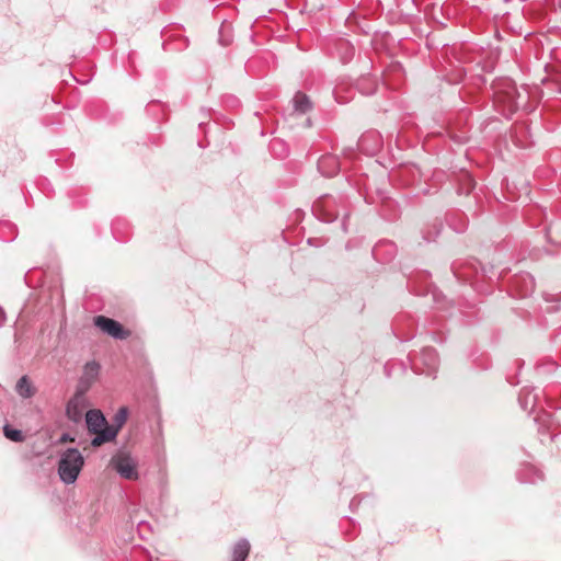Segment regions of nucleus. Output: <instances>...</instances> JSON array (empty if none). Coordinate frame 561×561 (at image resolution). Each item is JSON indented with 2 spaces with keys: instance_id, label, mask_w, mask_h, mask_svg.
Segmentation results:
<instances>
[{
  "instance_id": "obj_7",
  "label": "nucleus",
  "mask_w": 561,
  "mask_h": 561,
  "mask_svg": "<svg viewBox=\"0 0 561 561\" xmlns=\"http://www.w3.org/2000/svg\"><path fill=\"white\" fill-rule=\"evenodd\" d=\"M85 424L88 431L99 437L107 426V421L100 410L92 409L85 413Z\"/></svg>"
},
{
  "instance_id": "obj_24",
  "label": "nucleus",
  "mask_w": 561,
  "mask_h": 561,
  "mask_svg": "<svg viewBox=\"0 0 561 561\" xmlns=\"http://www.w3.org/2000/svg\"><path fill=\"white\" fill-rule=\"evenodd\" d=\"M342 226H343L344 231H346L345 219L343 220Z\"/></svg>"
},
{
  "instance_id": "obj_11",
  "label": "nucleus",
  "mask_w": 561,
  "mask_h": 561,
  "mask_svg": "<svg viewBox=\"0 0 561 561\" xmlns=\"http://www.w3.org/2000/svg\"><path fill=\"white\" fill-rule=\"evenodd\" d=\"M82 414H83L82 400L79 397H75V398L70 399L66 407L67 417L70 421L78 423L81 421Z\"/></svg>"
},
{
  "instance_id": "obj_13",
  "label": "nucleus",
  "mask_w": 561,
  "mask_h": 561,
  "mask_svg": "<svg viewBox=\"0 0 561 561\" xmlns=\"http://www.w3.org/2000/svg\"><path fill=\"white\" fill-rule=\"evenodd\" d=\"M15 391L21 398L30 399L35 394L36 389L32 385L30 378L25 375L18 380Z\"/></svg>"
},
{
  "instance_id": "obj_17",
  "label": "nucleus",
  "mask_w": 561,
  "mask_h": 561,
  "mask_svg": "<svg viewBox=\"0 0 561 561\" xmlns=\"http://www.w3.org/2000/svg\"><path fill=\"white\" fill-rule=\"evenodd\" d=\"M3 434L8 439L15 443L23 442L24 439L23 433L20 430L12 428L9 425L3 426Z\"/></svg>"
},
{
  "instance_id": "obj_5",
  "label": "nucleus",
  "mask_w": 561,
  "mask_h": 561,
  "mask_svg": "<svg viewBox=\"0 0 561 561\" xmlns=\"http://www.w3.org/2000/svg\"><path fill=\"white\" fill-rule=\"evenodd\" d=\"M94 324L102 332L112 336L116 340H125L130 335V332L126 330L118 321L107 318L105 316L94 317Z\"/></svg>"
},
{
  "instance_id": "obj_14",
  "label": "nucleus",
  "mask_w": 561,
  "mask_h": 561,
  "mask_svg": "<svg viewBox=\"0 0 561 561\" xmlns=\"http://www.w3.org/2000/svg\"><path fill=\"white\" fill-rule=\"evenodd\" d=\"M101 366L96 362H89L83 367V374L80 379L81 383L91 385L99 376Z\"/></svg>"
},
{
  "instance_id": "obj_4",
  "label": "nucleus",
  "mask_w": 561,
  "mask_h": 561,
  "mask_svg": "<svg viewBox=\"0 0 561 561\" xmlns=\"http://www.w3.org/2000/svg\"><path fill=\"white\" fill-rule=\"evenodd\" d=\"M112 468L124 479L137 480V461L128 454H119L111 459Z\"/></svg>"
},
{
  "instance_id": "obj_16",
  "label": "nucleus",
  "mask_w": 561,
  "mask_h": 561,
  "mask_svg": "<svg viewBox=\"0 0 561 561\" xmlns=\"http://www.w3.org/2000/svg\"><path fill=\"white\" fill-rule=\"evenodd\" d=\"M294 110L299 114H305L311 110L312 104L308 95L298 91L293 99Z\"/></svg>"
},
{
  "instance_id": "obj_18",
  "label": "nucleus",
  "mask_w": 561,
  "mask_h": 561,
  "mask_svg": "<svg viewBox=\"0 0 561 561\" xmlns=\"http://www.w3.org/2000/svg\"><path fill=\"white\" fill-rule=\"evenodd\" d=\"M520 279L526 285V289H525L524 295H527L528 293H531L534 290V286H535L534 278L529 274H526L524 276H520Z\"/></svg>"
},
{
  "instance_id": "obj_12",
  "label": "nucleus",
  "mask_w": 561,
  "mask_h": 561,
  "mask_svg": "<svg viewBox=\"0 0 561 561\" xmlns=\"http://www.w3.org/2000/svg\"><path fill=\"white\" fill-rule=\"evenodd\" d=\"M250 542L245 538L239 539L232 547V559L231 561H245L250 553Z\"/></svg>"
},
{
  "instance_id": "obj_21",
  "label": "nucleus",
  "mask_w": 561,
  "mask_h": 561,
  "mask_svg": "<svg viewBox=\"0 0 561 561\" xmlns=\"http://www.w3.org/2000/svg\"><path fill=\"white\" fill-rule=\"evenodd\" d=\"M278 144L280 145V141H279V140H274V141H273V144H272L273 148H274L276 145H278Z\"/></svg>"
},
{
  "instance_id": "obj_19",
  "label": "nucleus",
  "mask_w": 561,
  "mask_h": 561,
  "mask_svg": "<svg viewBox=\"0 0 561 561\" xmlns=\"http://www.w3.org/2000/svg\"><path fill=\"white\" fill-rule=\"evenodd\" d=\"M68 442H75V438L70 434L64 433L59 438V443H68Z\"/></svg>"
},
{
  "instance_id": "obj_6",
  "label": "nucleus",
  "mask_w": 561,
  "mask_h": 561,
  "mask_svg": "<svg viewBox=\"0 0 561 561\" xmlns=\"http://www.w3.org/2000/svg\"><path fill=\"white\" fill-rule=\"evenodd\" d=\"M333 204L332 198L321 197L313 203L312 211L321 221H334L339 214L333 209Z\"/></svg>"
},
{
  "instance_id": "obj_15",
  "label": "nucleus",
  "mask_w": 561,
  "mask_h": 561,
  "mask_svg": "<svg viewBox=\"0 0 561 561\" xmlns=\"http://www.w3.org/2000/svg\"><path fill=\"white\" fill-rule=\"evenodd\" d=\"M336 50L343 64L350 62L355 54L354 46L346 39H340L336 43Z\"/></svg>"
},
{
  "instance_id": "obj_8",
  "label": "nucleus",
  "mask_w": 561,
  "mask_h": 561,
  "mask_svg": "<svg viewBox=\"0 0 561 561\" xmlns=\"http://www.w3.org/2000/svg\"><path fill=\"white\" fill-rule=\"evenodd\" d=\"M517 479L523 483H537L543 479V473L531 463H524L517 471Z\"/></svg>"
},
{
  "instance_id": "obj_10",
  "label": "nucleus",
  "mask_w": 561,
  "mask_h": 561,
  "mask_svg": "<svg viewBox=\"0 0 561 561\" xmlns=\"http://www.w3.org/2000/svg\"><path fill=\"white\" fill-rule=\"evenodd\" d=\"M538 401V393L534 389L523 388L519 396L518 402L524 411L534 412Z\"/></svg>"
},
{
  "instance_id": "obj_23",
  "label": "nucleus",
  "mask_w": 561,
  "mask_h": 561,
  "mask_svg": "<svg viewBox=\"0 0 561 561\" xmlns=\"http://www.w3.org/2000/svg\"><path fill=\"white\" fill-rule=\"evenodd\" d=\"M220 43H221L222 45H228V42H227V41H224V39H220Z\"/></svg>"
},
{
  "instance_id": "obj_3",
  "label": "nucleus",
  "mask_w": 561,
  "mask_h": 561,
  "mask_svg": "<svg viewBox=\"0 0 561 561\" xmlns=\"http://www.w3.org/2000/svg\"><path fill=\"white\" fill-rule=\"evenodd\" d=\"M128 411L126 408H121L113 417V424L105 426V430L99 437H93L91 440V445L93 447H99L105 443L112 442L116 438L119 430L125 424L127 420Z\"/></svg>"
},
{
  "instance_id": "obj_2",
  "label": "nucleus",
  "mask_w": 561,
  "mask_h": 561,
  "mask_svg": "<svg viewBox=\"0 0 561 561\" xmlns=\"http://www.w3.org/2000/svg\"><path fill=\"white\" fill-rule=\"evenodd\" d=\"M412 369L417 374L433 376L438 367V356L433 347H424L420 353L409 356Z\"/></svg>"
},
{
  "instance_id": "obj_1",
  "label": "nucleus",
  "mask_w": 561,
  "mask_h": 561,
  "mask_svg": "<svg viewBox=\"0 0 561 561\" xmlns=\"http://www.w3.org/2000/svg\"><path fill=\"white\" fill-rule=\"evenodd\" d=\"M84 465V458L77 448H68L61 453L58 461V474L66 484H72L77 481L80 471Z\"/></svg>"
},
{
  "instance_id": "obj_9",
  "label": "nucleus",
  "mask_w": 561,
  "mask_h": 561,
  "mask_svg": "<svg viewBox=\"0 0 561 561\" xmlns=\"http://www.w3.org/2000/svg\"><path fill=\"white\" fill-rule=\"evenodd\" d=\"M340 169L339 159L334 156H324L318 161V170L324 176H333Z\"/></svg>"
},
{
  "instance_id": "obj_20",
  "label": "nucleus",
  "mask_w": 561,
  "mask_h": 561,
  "mask_svg": "<svg viewBox=\"0 0 561 561\" xmlns=\"http://www.w3.org/2000/svg\"><path fill=\"white\" fill-rule=\"evenodd\" d=\"M5 321V312L4 310L0 307V325Z\"/></svg>"
},
{
  "instance_id": "obj_22",
  "label": "nucleus",
  "mask_w": 561,
  "mask_h": 561,
  "mask_svg": "<svg viewBox=\"0 0 561 561\" xmlns=\"http://www.w3.org/2000/svg\"><path fill=\"white\" fill-rule=\"evenodd\" d=\"M366 137H362L359 140V145L363 146V142L365 141Z\"/></svg>"
}]
</instances>
